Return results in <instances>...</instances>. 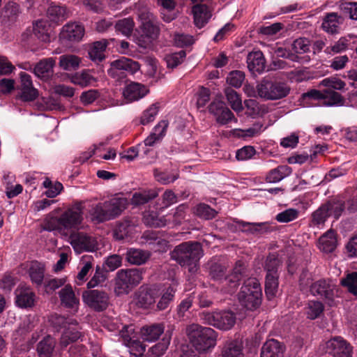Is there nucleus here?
<instances>
[{
    "mask_svg": "<svg viewBox=\"0 0 357 357\" xmlns=\"http://www.w3.org/2000/svg\"><path fill=\"white\" fill-rule=\"evenodd\" d=\"M201 319L205 324L225 331L231 329L236 323V316L231 311H204Z\"/></svg>",
    "mask_w": 357,
    "mask_h": 357,
    "instance_id": "10",
    "label": "nucleus"
},
{
    "mask_svg": "<svg viewBox=\"0 0 357 357\" xmlns=\"http://www.w3.org/2000/svg\"><path fill=\"white\" fill-rule=\"evenodd\" d=\"M222 357H244L242 343L236 340L227 341L222 350Z\"/></svg>",
    "mask_w": 357,
    "mask_h": 357,
    "instance_id": "31",
    "label": "nucleus"
},
{
    "mask_svg": "<svg viewBox=\"0 0 357 357\" xmlns=\"http://www.w3.org/2000/svg\"><path fill=\"white\" fill-rule=\"evenodd\" d=\"M324 98L321 104L326 106L342 105L344 100L342 96L334 91L327 89L323 92Z\"/></svg>",
    "mask_w": 357,
    "mask_h": 357,
    "instance_id": "44",
    "label": "nucleus"
},
{
    "mask_svg": "<svg viewBox=\"0 0 357 357\" xmlns=\"http://www.w3.org/2000/svg\"><path fill=\"white\" fill-rule=\"evenodd\" d=\"M66 282V279L65 278L46 280L44 283L45 291L47 294H52L59 287L63 286Z\"/></svg>",
    "mask_w": 357,
    "mask_h": 357,
    "instance_id": "63",
    "label": "nucleus"
},
{
    "mask_svg": "<svg viewBox=\"0 0 357 357\" xmlns=\"http://www.w3.org/2000/svg\"><path fill=\"white\" fill-rule=\"evenodd\" d=\"M263 131V124L261 123H255L250 128L247 129H236L234 133L239 137L247 138L257 137Z\"/></svg>",
    "mask_w": 357,
    "mask_h": 357,
    "instance_id": "45",
    "label": "nucleus"
},
{
    "mask_svg": "<svg viewBox=\"0 0 357 357\" xmlns=\"http://www.w3.org/2000/svg\"><path fill=\"white\" fill-rule=\"evenodd\" d=\"M144 222L150 227H162L167 225V218L158 217L154 212H146L144 214Z\"/></svg>",
    "mask_w": 357,
    "mask_h": 357,
    "instance_id": "51",
    "label": "nucleus"
},
{
    "mask_svg": "<svg viewBox=\"0 0 357 357\" xmlns=\"http://www.w3.org/2000/svg\"><path fill=\"white\" fill-rule=\"evenodd\" d=\"M153 174L157 181L160 182L163 185H167L173 183L178 177V175L176 173L161 172H159L158 169L154 170Z\"/></svg>",
    "mask_w": 357,
    "mask_h": 357,
    "instance_id": "62",
    "label": "nucleus"
},
{
    "mask_svg": "<svg viewBox=\"0 0 357 357\" xmlns=\"http://www.w3.org/2000/svg\"><path fill=\"white\" fill-rule=\"evenodd\" d=\"M261 288L255 278L247 279L238 295L241 304L250 310H255L261 305Z\"/></svg>",
    "mask_w": 357,
    "mask_h": 357,
    "instance_id": "5",
    "label": "nucleus"
},
{
    "mask_svg": "<svg viewBox=\"0 0 357 357\" xmlns=\"http://www.w3.org/2000/svg\"><path fill=\"white\" fill-rule=\"evenodd\" d=\"M282 344L273 339L266 341L261 348V357H282Z\"/></svg>",
    "mask_w": 357,
    "mask_h": 357,
    "instance_id": "28",
    "label": "nucleus"
},
{
    "mask_svg": "<svg viewBox=\"0 0 357 357\" xmlns=\"http://www.w3.org/2000/svg\"><path fill=\"white\" fill-rule=\"evenodd\" d=\"M70 243L74 250L79 254L82 252H92L97 248L96 239L84 232H73L70 235Z\"/></svg>",
    "mask_w": 357,
    "mask_h": 357,
    "instance_id": "13",
    "label": "nucleus"
},
{
    "mask_svg": "<svg viewBox=\"0 0 357 357\" xmlns=\"http://www.w3.org/2000/svg\"><path fill=\"white\" fill-rule=\"evenodd\" d=\"M210 275L214 280L220 281L223 285H227L226 291L232 294L239 284V281L243 278L244 274V266L242 262L236 263L233 272L228 276L224 278L227 267L225 265L218 262H211L210 265Z\"/></svg>",
    "mask_w": 357,
    "mask_h": 357,
    "instance_id": "3",
    "label": "nucleus"
},
{
    "mask_svg": "<svg viewBox=\"0 0 357 357\" xmlns=\"http://www.w3.org/2000/svg\"><path fill=\"white\" fill-rule=\"evenodd\" d=\"M70 79L73 84L81 86H86L95 80L93 77L89 72L85 70L76 73L72 76Z\"/></svg>",
    "mask_w": 357,
    "mask_h": 357,
    "instance_id": "57",
    "label": "nucleus"
},
{
    "mask_svg": "<svg viewBox=\"0 0 357 357\" xmlns=\"http://www.w3.org/2000/svg\"><path fill=\"white\" fill-rule=\"evenodd\" d=\"M291 173V168L287 165H281L270 171L266 176V181L268 183H277L282 180Z\"/></svg>",
    "mask_w": 357,
    "mask_h": 357,
    "instance_id": "42",
    "label": "nucleus"
},
{
    "mask_svg": "<svg viewBox=\"0 0 357 357\" xmlns=\"http://www.w3.org/2000/svg\"><path fill=\"white\" fill-rule=\"evenodd\" d=\"M225 93L227 100L232 109L236 112H242L243 109L242 100L237 92L231 88H227Z\"/></svg>",
    "mask_w": 357,
    "mask_h": 357,
    "instance_id": "43",
    "label": "nucleus"
},
{
    "mask_svg": "<svg viewBox=\"0 0 357 357\" xmlns=\"http://www.w3.org/2000/svg\"><path fill=\"white\" fill-rule=\"evenodd\" d=\"M84 202L75 201L60 215L64 233L71 229H79L84 220Z\"/></svg>",
    "mask_w": 357,
    "mask_h": 357,
    "instance_id": "7",
    "label": "nucleus"
},
{
    "mask_svg": "<svg viewBox=\"0 0 357 357\" xmlns=\"http://www.w3.org/2000/svg\"><path fill=\"white\" fill-rule=\"evenodd\" d=\"M107 45L106 40L96 41L90 47L89 55L93 61H101L105 58V50Z\"/></svg>",
    "mask_w": 357,
    "mask_h": 357,
    "instance_id": "38",
    "label": "nucleus"
},
{
    "mask_svg": "<svg viewBox=\"0 0 357 357\" xmlns=\"http://www.w3.org/2000/svg\"><path fill=\"white\" fill-rule=\"evenodd\" d=\"M208 110L212 114L216 121L222 125H225L231 121H237L231 111L221 100H213L208 107Z\"/></svg>",
    "mask_w": 357,
    "mask_h": 357,
    "instance_id": "14",
    "label": "nucleus"
},
{
    "mask_svg": "<svg viewBox=\"0 0 357 357\" xmlns=\"http://www.w3.org/2000/svg\"><path fill=\"white\" fill-rule=\"evenodd\" d=\"M83 25L77 22H70L63 26L61 37L71 42L81 40L84 35Z\"/></svg>",
    "mask_w": 357,
    "mask_h": 357,
    "instance_id": "21",
    "label": "nucleus"
},
{
    "mask_svg": "<svg viewBox=\"0 0 357 357\" xmlns=\"http://www.w3.org/2000/svg\"><path fill=\"white\" fill-rule=\"evenodd\" d=\"M158 3L163 8L162 12L163 20L167 22L174 20L175 14L172 11L176 6L175 0H158Z\"/></svg>",
    "mask_w": 357,
    "mask_h": 357,
    "instance_id": "53",
    "label": "nucleus"
},
{
    "mask_svg": "<svg viewBox=\"0 0 357 357\" xmlns=\"http://www.w3.org/2000/svg\"><path fill=\"white\" fill-rule=\"evenodd\" d=\"M149 92L146 86L137 82H131L124 87L123 96L128 102H133L144 98Z\"/></svg>",
    "mask_w": 357,
    "mask_h": 357,
    "instance_id": "20",
    "label": "nucleus"
},
{
    "mask_svg": "<svg viewBox=\"0 0 357 357\" xmlns=\"http://www.w3.org/2000/svg\"><path fill=\"white\" fill-rule=\"evenodd\" d=\"M142 279V271L139 268L121 269L115 278V292L117 294H127L130 289L138 285Z\"/></svg>",
    "mask_w": 357,
    "mask_h": 357,
    "instance_id": "9",
    "label": "nucleus"
},
{
    "mask_svg": "<svg viewBox=\"0 0 357 357\" xmlns=\"http://www.w3.org/2000/svg\"><path fill=\"white\" fill-rule=\"evenodd\" d=\"M335 286L330 280H319L310 286V292L314 296L326 300H332Z\"/></svg>",
    "mask_w": 357,
    "mask_h": 357,
    "instance_id": "16",
    "label": "nucleus"
},
{
    "mask_svg": "<svg viewBox=\"0 0 357 357\" xmlns=\"http://www.w3.org/2000/svg\"><path fill=\"white\" fill-rule=\"evenodd\" d=\"M15 303L20 308L31 307L33 305L35 294L30 287L19 286L15 290Z\"/></svg>",
    "mask_w": 357,
    "mask_h": 357,
    "instance_id": "19",
    "label": "nucleus"
},
{
    "mask_svg": "<svg viewBox=\"0 0 357 357\" xmlns=\"http://www.w3.org/2000/svg\"><path fill=\"white\" fill-rule=\"evenodd\" d=\"M45 265L38 261H32L29 268V275L31 282L37 286L41 285L45 275Z\"/></svg>",
    "mask_w": 357,
    "mask_h": 357,
    "instance_id": "33",
    "label": "nucleus"
},
{
    "mask_svg": "<svg viewBox=\"0 0 357 357\" xmlns=\"http://www.w3.org/2000/svg\"><path fill=\"white\" fill-rule=\"evenodd\" d=\"M139 70L138 62L132 61L126 57H121L119 59L112 61L107 73L113 78L119 79L123 77L124 71L134 74Z\"/></svg>",
    "mask_w": 357,
    "mask_h": 357,
    "instance_id": "12",
    "label": "nucleus"
},
{
    "mask_svg": "<svg viewBox=\"0 0 357 357\" xmlns=\"http://www.w3.org/2000/svg\"><path fill=\"white\" fill-rule=\"evenodd\" d=\"M195 24L198 28H202L211 17V11L206 3L195 4L192 7Z\"/></svg>",
    "mask_w": 357,
    "mask_h": 357,
    "instance_id": "23",
    "label": "nucleus"
},
{
    "mask_svg": "<svg viewBox=\"0 0 357 357\" xmlns=\"http://www.w3.org/2000/svg\"><path fill=\"white\" fill-rule=\"evenodd\" d=\"M319 248L324 252L329 253L335 250L337 246V238L335 232L329 230L319 239Z\"/></svg>",
    "mask_w": 357,
    "mask_h": 357,
    "instance_id": "30",
    "label": "nucleus"
},
{
    "mask_svg": "<svg viewBox=\"0 0 357 357\" xmlns=\"http://www.w3.org/2000/svg\"><path fill=\"white\" fill-rule=\"evenodd\" d=\"M244 105L246 108L245 114L253 119L261 116L268 112V107L265 105L259 104L253 99L245 100Z\"/></svg>",
    "mask_w": 357,
    "mask_h": 357,
    "instance_id": "32",
    "label": "nucleus"
},
{
    "mask_svg": "<svg viewBox=\"0 0 357 357\" xmlns=\"http://www.w3.org/2000/svg\"><path fill=\"white\" fill-rule=\"evenodd\" d=\"M299 216V211L296 208H287L275 216V220L281 223H287L297 219Z\"/></svg>",
    "mask_w": 357,
    "mask_h": 357,
    "instance_id": "58",
    "label": "nucleus"
},
{
    "mask_svg": "<svg viewBox=\"0 0 357 357\" xmlns=\"http://www.w3.org/2000/svg\"><path fill=\"white\" fill-rule=\"evenodd\" d=\"M156 299L158 298L157 307L160 310L166 309L173 301L176 289L174 286L158 287L155 286Z\"/></svg>",
    "mask_w": 357,
    "mask_h": 357,
    "instance_id": "22",
    "label": "nucleus"
},
{
    "mask_svg": "<svg viewBox=\"0 0 357 357\" xmlns=\"http://www.w3.org/2000/svg\"><path fill=\"white\" fill-rule=\"evenodd\" d=\"M33 33L40 40L43 42L50 41V25L49 23L43 20L36 21L33 24Z\"/></svg>",
    "mask_w": 357,
    "mask_h": 357,
    "instance_id": "40",
    "label": "nucleus"
},
{
    "mask_svg": "<svg viewBox=\"0 0 357 357\" xmlns=\"http://www.w3.org/2000/svg\"><path fill=\"white\" fill-rule=\"evenodd\" d=\"M343 22L342 17L336 13H328L323 20V29L330 33H335L338 31L340 25Z\"/></svg>",
    "mask_w": 357,
    "mask_h": 357,
    "instance_id": "29",
    "label": "nucleus"
},
{
    "mask_svg": "<svg viewBox=\"0 0 357 357\" xmlns=\"http://www.w3.org/2000/svg\"><path fill=\"white\" fill-rule=\"evenodd\" d=\"M81 59L74 54H63L59 57V65L64 70H77L80 65Z\"/></svg>",
    "mask_w": 357,
    "mask_h": 357,
    "instance_id": "36",
    "label": "nucleus"
},
{
    "mask_svg": "<svg viewBox=\"0 0 357 357\" xmlns=\"http://www.w3.org/2000/svg\"><path fill=\"white\" fill-rule=\"evenodd\" d=\"M169 344V338H163L161 342L153 346L149 349V354L152 357H160L166 351Z\"/></svg>",
    "mask_w": 357,
    "mask_h": 357,
    "instance_id": "60",
    "label": "nucleus"
},
{
    "mask_svg": "<svg viewBox=\"0 0 357 357\" xmlns=\"http://www.w3.org/2000/svg\"><path fill=\"white\" fill-rule=\"evenodd\" d=\"M103 202H98L91 205L88 211L91 220L95 223H100L107 221Z\"/></svg>",
    "mask_w": 357,
    "mask_h": 357,
    "instance_id": "37",
    "label": "nucleus"
},
{
    "mask_svg": "<svg viewBox=\"0 0 357 357\" xmlns=\"http://www.w3.org/2000/svg\"><path fill=\"white\" fill-rule=\"evenodd\" d=\"M137 15L143 32L139 39L138 45L143 48H147L158 37L159 32L158 22L155 16L146 6L139 8Z\"/></svg>",
    "mask_w": 357,
    "mask_h": 357,
    "instance_id": "4",
    "label": "nucleus"
},
{
    "mask_svg": "<svg viewBox=\"0 0 357 357\" xmlns=\"http://www.w3.org/2000/svg\"><path fill=\"white\" fill-rule=\"evenodd\" d=\"M61 303L66 308L70 309L73 313L78 311L79 299L70 284L65 285L59 292Z\"/></svg>",
    "mask_w": 357,
    "mask_h": 357,
    "instance_id": "18",
    "label": "nucleus"
},
{
    "mask_svg": "<svg viewBox=\"0 0 357 357\" xmlns=\"http://www.w3.org/2000/svg\"><path fill=\"white\" fill-rule=\"evenodd\" d=\"M324 310V304L319 301L311 300L307 302L305 307V314L310 320H314L323 314Z\"/></svg>",
    "mask_w": 357,
    "mask_h": 357,
    "instance_id": "35",
    "label": "nucleus"
},
{
    "mask_svg": "<svg viewBox=\"0 0 357 357\" xmlns=\"http://www.w3.org/2000/svg\"><path fill=\"white\" fill-rule=\"evenodd\" d=\"M194 213L201 218L210 220L213 218L217 212L205 204H198L194 209Z\"/></svg>",
    "mask_w": 357,
    "mask_h": 357,
    "instance_id": "59",
    "label": "nucleus"
},
{
    "mask_svg": "<svg viewBox=\"0 0 357 357\" xmlns=\"http://www.w3.org/2000/svg\"><path fill=\"white\" fill-rule=\"evenodd\" d=\"M149 253L140 249L130 248L128 250L126 255L128 263L134 265L144 264L149 258Z\"/></svg>",
    "mask_w": 357,
    "mask_h": 357,
    "instance_id": "34",
    "label": "nucleus"
},
{
    "mask_svg": "<svg viewBox=\"0 0 357 357\" xmlns=\"http://www.w3.org/2000/svg\"><path fill=\"white\" fill-rule=\"evenodd\" d=\"M164 332V326L160 324L144 326L141 328L140 336L147 342L157 340Z\"/></svg>",
    "mask_w": 357,
    "mask_h": 357,
    "instance_id": "24",
    "label": "nucleus"
},
{
    "mask_svg": "<svg viewBox=\"0 0 357 357\" xmlns=\"http://www.w3.org/2000/svg\"><path fill=\"white\" fill-rule=\"evenodd\" d=\"M278 289V275L266 274L265 292L268 299L275 296Z\"/></svg>",
    "mask_w": 357,
    "mask_h": 357,
    "instance_id": "47",
    "label": "nucleus"
},
{
    "mask_svg": "<svg viewBox=\"0 0 357 357\" xmlns=\"http://www.w3.org/2000/svg\"><path fill=\"white\" fill-rule=\"evenodd\" d=\"M43 229L49 231H58L60 233H64L63 226H61L60 216L56 218L48 215L43 222Z\"/></svg>",
    "mask_w": 357,
    "mask_h": 357,
    "instance_id": "55",
    "label": "nucleus"
},
{
    "mask_svg": "<svg viewBox=\"0 0 357 357\" xmlns=\"http://www.w3.org/2000/svg\"><path fill=\"white\" fill-rule=\"evenodd\" d=\"M340 9L344 16L357 20V2L344 1L340 3Z\"/></svg>",
    "mask_w": 357,
    "mask_h": 357,
    "instance_id": "56",
    "label": "nucleus"
},
{
    "mask_svg": "<svg viewBox=\"0 0 357 357\" xmlns=\"http://www.w3.org/2000/svg\"><path fill=\"white\" fill-rule=\"evenodd\" d=\"M330 208L328 206L322 204L312 214V224L314 226L323 225L329 215Z\"/></svg>",
    "mask_w": 357,
    "mask_h": 357,
    "instance_id": "50",
    "label": "nucleus"
},
{
    "mask_svg": "<svg viewBox=\"0 0 357 357\" xmlns=\"http://www.w3.org/2000/svg\"><path fill=\"white\" fill-rule=\"evenodd\" d=\"M155 286H153L146 291H142L138 297V303L143 307H148L156 302Z\"/></svg>",
    "mask_w": 357,
    "mask_h": 357,
    "instance_id": "48",
    "label": "nucleus"
},
{
    "mask_svg": "<svg viewBox=\"0 0 357 357\" xmlns=\"http://www.w3.org/2000/svg\"><path fill=\"white\" fill-rule=\"evenodd\" d=\"M187 207L184 204L179 205L173 214H169L167 218V225L172 226L181 225L185 219Z\"/></svg>",
    "mask_w": 357,
    "mask_h": 357,
    "instance_id": "52",
    "label": "nucleus"
},
{
    "mask_svg": "<svg viewBox=\"0 0 357 357\" xmlns=\"http://www.w3.org/2000/svg\"><path fill=\"white\" fill-rule=\"evenodd\" d=\"M50 321L57 331L63 328L59 340V347L61 349L66 348L70 344L81 339L83 336L82 328L77 321L74 319L53 314L50 317Z\"/></svg>",
    "mask_w": 357,
    "mask_h": 357,
    "instance_id": "2",
    "label": "nucleus"
},
{
    "mask_svg": "<svg viewBox=\"0 0 357 357\" xmlns=\"http://www.w3.org/2000/svg\"><path fill=\"white\" fill-rule=\"evenodd\" d=\"M49 18L54 22L63 20L66 15L65 7L59 5L51 4L47 11Z\"/></svg>",
    "mask_w": 357,
    "mask_h": 357,
    "instance_id": "54",
    "label": "nucleus"
},
{
    "mask_svg": "<svg viewBox=\"0 0 357 357\" xmlns=\"http://www.w3.org/2000/svg\"><path fill=\"white\" fill-rule=\"evenodd\" d=\"M248 68L250 71L261 73L266 67L264 54L260 51L250 52L247 57Z\"/></svg>",
    "mask_w": 357,
    "mask_h": 357,
    "instance_id": "25",
    "label": "nucleus"
},
{
    "mask_svg": "<svg viewBox=\"0 0 357 357\" xmlns=\"http://www.w3.org/2000/svg\"><path fill=\"white\" fill-rule=\"evenodd\" d=\"M107 220H113L119 216L128 206V200L123 197H114L103 202Z\"/></svg>",
    "mask_w": 357,
    "mask_h": 357,
    "instance_id": "17",
    "label": "nucleus"
},
{
    "mask_svg": "<svg viewBox=\"0 0 357 357\" xmlns=\"http://www.w3.org/2000/svg\"><path fill=\"white\" fill-rule=\"evenodd\" d=\"M56 346L55 339L50 335L45 336L38 344L36 351L39 357H52Z\"/></svg>",
    "mask_w": 357,
    "mask_h": 357,
    "instance_id": "27",
    "label": "nucleus"
},
{
    "mask_svg": "<svg viewBox=\"0 0 357 357\" xmlns=\"http://www.w3.org/2000/svg\"><path fill=\"white\" fill-rule=\"evenodd\" d=\"M202 256L201 244L192 241L181 243L171 252L172 259L181 266L188 267L191 273H195L198 270L199 261Z\"/></svg>",
    "mask_w": 357,
    "mask_h": 357,
    "instance_id": "1",
    "label": "nucleus"
},
{
    "mask_svg": "<svg viewBox=\"0 0 357 357\" xmlns=\"http://www.w3.org/2000/svg\"><path fill=\"white\" fill-rule=\"evenodd\" d=\"M160 110V105L155 102L147 107L140 116V123L145 126L153 122Z\"/></svg>",
    "mask_w": 357,
    "mask_h": 357,
    "instance_id": "46",
    "label": "nucleus"
},
{
    "mask_svg": "<svg viewBox=\"0 0 357 357\" xmlns=\"http://www.w3.org/2000/svg\"><path fill=\"white\" fill-rule=\"evenodd\" d=\"M83 302L95 311L105 310L109 305L107 293L99 290H88L82 293Z\"/></svg>",
    "mask_w": 357,
    "mask_h": 357,
    "instance_id": "11",
    "label": "nucleus"
},
{
    "mask_svg": "<svg viewBox=\"0 0 357 357\" xmlns=\"http://www.w3.org/2000/svg\"><path fill=\"white\" fill-rule=\"evenodd\" d=\"M257 94L265 100H279L286 97L290 92L289 86L284 82L261 80L257 85Z\"/></svg>",
    "mask_w": 357,
    "mask_h": 357,
    "instance_id": "8",
    "label": "nucleus"
},
{
    "mask_svg": "<svg viewBox=\"0 0 357 357\" xmlns=\"http://www.w3.org/2000/svg\"><path fill=\"white\" fill-rule=\"evenodd\" d=\"M55 63V59L52 57L42 59L36 65L33 72L38 77L48 78L53 73Z\"/></svg>",
    "mask_w": 357,
    "mask_h": 357,
    "instance_id": "26",
    "label": "nucleus"
},
{
    "mask_svg": "<svg viewBox=\"0 0 357 357\" xmlns=\"http://www.w3.org/2000/svg\"><path fill=\"white\" fill-rule=\"evenodd\" d=\"M134 230V225L130 221L126 220L116 225L114 231V236L116 239L123 240L130 236Z\"/></svg>",
    "mask_w": 357,
    "mask_h": 357,
    "instance_id": "39",
    "label": "nucleus"
},
{
    "mask_svg": "<svg viewBox=\"0 0 357 357\" xmlns=\"http://www.w3.org/2000/svg\"><path fill=\"white\" fill-rule=\"evenodd\" d=\"M134 27V21L130 17L120 20L115 24L116 31L121 33L126 37H128L132 34Z\"/></svg>",
    "mask_w": 357,
    "mask_h": 357,
    "instance_id": "49",
    "label": "nucleus"
},
{
    "mask_svg": "<svg viewBox=\"0 0 357 357\" xmlns=\"http://www.w3.org/2000/svg\"><path fill=\"white\" fill-rule=\"evenodd\" d=\"M158 195V190H149L140 192H135L131 199L132 204L139 206L149 202Z\"/></svg>",
    "mask_w": 357,
    "mask_h": 357,
    "instance_id": "41",
    "label": "nucleus"
},
{
    "mask_svg": "<svg viewBox=\"0 0 357 357\" xmlns=\"http://www.w3.org/2000/svg\"><path fill=\"white\" fill-rule=\"evenodd\" d=\"M327 352L334 357H351V347L341 337H335L326 342Z\"/></svg>",
    "mask_w": 357,
    "mask_h": 357,
    "instance_id": "15",
    "label": "nucleus"
},
{
    "mask_svg": "<svg viewBox=\"0 0 357 357\" xmlns=\"http://www.w3.org/2000/svg\"><path fill=\"white\" fill-rule=\"evenodd\" d=\"M341 284L347 287L349 292L357 294V273L353 272L342 279Z\"/></svg>",
    "mask_w": 357,
    "mask_h": 357,
    "instance_id": "64",
    "label": "nucleus"
},
{
    "mask_svg": "<svg viewBox=\"0 0 357 357\" xmlns=\"http://www.w3.org/2000/svg\"><path fill=\"white\" fill-rule=\"evenodd\" d=\"M185 56V52L183 50L167 55L165 56V61L167 67L171 68L176 67L181 63Z\"/></svg>",
    "mask_w": 357,
    "mask_h": 357,
    "instance_id": "61",
    "label": "nucleus"
},
{
    "mask_svg": "<svg viewBox=\"0 0 357 357\" xmlns=\"http://www.w3.org/2000/svg\"><path fill=\"white\" fill-rule=\"evenodd\" d=\"M189 338L193 347L199 352H204L216 344L217 335L211 328L192 325L190 328Z\"/></svg>",
    "mask_w": 357,
    "mask_h": 357,
    "instance_id": "6",
    "label": "nucleus"
}]
</instances>
